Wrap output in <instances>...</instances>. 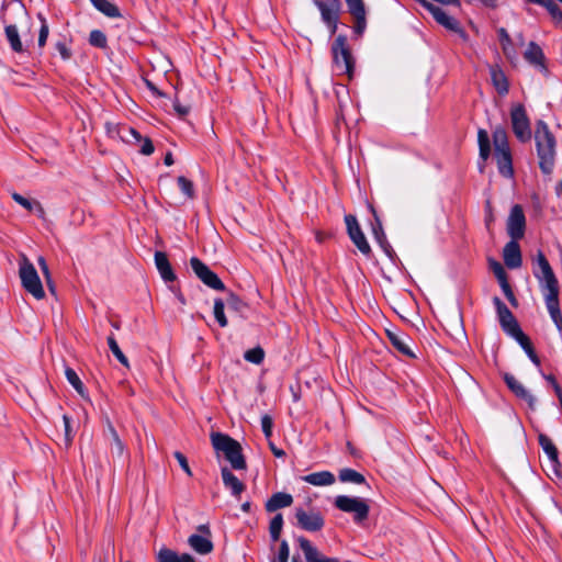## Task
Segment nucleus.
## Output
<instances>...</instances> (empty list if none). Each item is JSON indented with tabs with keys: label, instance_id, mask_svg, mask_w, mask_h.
<instances>
[{
	"label": "nucleus",
	"instance_id": "nucleus-1",
	"mask_svg": "<svg viewBox=\"0 0 562 562\" xmlns=\"http://www.w3.org/2000/svg\"><path fill=\"white\" fill-rule=\"evenodd\" d=\"M535 140L539 158V167L546 175L553 171L555 162V137L548 124L539 120L536 123Z\"/></svg>",
	"mask_w": 562,
	"mask_h": 562
},
{
	"label": "nucleus",
	"instance_id": "nucleus-2",
	"mask_svg": "<svg viewBox=\"0 0 562 562\" xmlns=\"http://www.w3.org/2000/svg\"><path fill=\"white\" fill-rule=\"evenodd\" d=\"M211 442L216 452H222L224 454L232 469L236 471L247 469L246 458L243 454V447L236 439L223 432L212 431Z\"/></svg>",
	"mask_w": 562,
	"mask_h": 562
},
{
	"label": "nucleus",
	"instance_id": "nucleus-3",
	"mask_svg": "<svg viewBox=\"0 0 562 562\" xmlns=\"http://www.w3.org/2000/svg\"><path fill=\"white\" fill-rule=\"evenodd\" d=\"M494 144V159L501 176H514L513 156L506 130L498 125L492 133Z\"/></svg>",
	"mask_w": 562,
	"mask_h": 562
},
{
	"label": "nucleus",
	"instance_id": "nucleus-4",
	"mask_svg": "<svg viewBox=\"0 0 562 562\" xmlns=\"http://www.w3.org/2000/svg\"><path fill=\"white\" fill-rule=\"evenodd\" d=\"M333 63L338 74L347 75L352 78L355 72V58L348 44V38L339 34L333 42L331 47Z\"/></svg>",
	"mask_w": 562,
	"mask_h": 562
},
{
	"label": "nucleus",
	"instance_id": "nucleus-5",
	"mask_svg": "<svg viewBox=\"0 0 562 562\" xmlns=\"http://www.w3.org/2000/svg\"><path fill=\"white\" fill-rule=\"evenodd\" d=\"M19 277L23 289L32 294L36 300L45 297L42 281L34 265L22 254L19 260Z\"/></svg>",
	"mask_w": 562,
	"mask_h": 562
},
{
	"label": "nucleus",
	"instance_id": "nucleus-6",
	"mask_svg": "<svg viewBox=\"0 0 562 562\" xmlns=\"http://www.w3.org/2000/svg\"><path fill=\"white\" fill-rule=\"evenodd\" d=\"M416 1L432 15L434 20L438 24L451 32L457 33L464 42L468 41L469 36L467 32L461 27L460 22L457 19L449 15L443 9L429 2L428 0Z\"/></svg>",
	"mask_w": 562,
	"mask_h": 562
},
{
	"label": "nucleus",
	"instance_id": "nucleus-7",
	"mask_svg": "<svg viewBox=\"0 0 562 562\" xmlns=\"http://www.w3.org/2000/svg\"><path fill=\"white\" fill-rule=\"evenodd\" d=\"M314 5L321 13L323 23L327 26L330 35L337 32L339 16L342 8L340 0H313Z\"/></svg>",
	"mask_w": 562,
	"mask_h": 562
},
{
	"label": "nucleus",
	"instance_id": "nucleus-8",
	"mask_svg": "<svg viewBox=\"0 0 562 562\" xmlns=\"http://www.w3.org/2000/svg\"><path fill=\"white\" fill-rule=\"evenodd\" d=\"M510 122L516 138L521 143L530 142L532 137V131L524 104L518 103L512 108Z\"/></svg>",
	"mask_w": 562,
	"mask_h": 562
},
{
	"label": "nucleus",
	"instance_id": "nucleus-9",
	"mask_svg": "<svg viewBox=\"0 0 562 562\" xmlns=\"http://www.w3.org/2000/svg\"><path fill=\"white\" fill-rule=\"evenodd\" d=\"M334 505L344 513H353V520L360 524L368 519L370 507L366 501L358 497L339 495L335 498Z\"/></svg>",
	"mask_w": 562,
	"mask_h": 562
},
{
	"label": "nucleus",
	"instance_id": "nucleus-10",
	"mask_svg": "<svg viewBox=\"0 0 562 562\" xmlns=\"http://www.w3.org/2000/svg\"><path fill=\"white\" fill-rule=\"evenodd\" d=\"M117 137L126 144L138 146V153L148 156L155 150L154 144L150 138L143 137L138 131L128 125H119L116 127Z\"/></svg>",
	"mask_w": 562,
	"mask_h": 562
},
{
	"label": "nucleus",
	"instance_id": "nucleus-11",
	"mask_svg": "<svg viewBox=\"0 0 562 562\" xmlns=\"http://www.w3.org/2000/svg\"><path fill=\"white\" fill-rule=\"evenodd\" d=\"M190 267L196 278L207 288L221 292L227 291L224 282L220 279V277L198 257H192L190 259Z\"/></svg>",
	"mask_w": 562,
	"mask_h": 562
},
{
	"label": "nucleus",
	"instance_id": "nucleus-12",
	"mask_svg": "<svg viewBox=\"0 0 562 562\" xmlns=\"http://www.w3.org/2000/svg\"><path fill=\"white\" fill-rule=\"evenodd\" d=\"M493 303L497 312L499 325L507 335L514 338L522 331L514 314L498 296L493 299Z\"/></svg>",
	"mask_w": 562,
	"mask_h": 562
},
{
	"label": "nucleus",
	"instance_id": "nucleus-13",
	"mask_svg": "<svg viewBox=\"0 0 562 562\" xmlns=\"http://www.w3.org/2000/svg\"><path fill=\"white\" fill-rule=\"evenodd\" d=\"M296 525L308 532L321 531L325 526V518L318 510L306 512L303 508L295 509Z\"/></svg>",
	"mask_w": 562,
	"mask_h": 562
},
{
	"label": "nucleus",
	"instance_id": "nucleus-14",
	"mask_svg": "<svg viewBox=\"0 0 562 562\" xmlns=\"http://www.w3.org/2000/svg\"><path fill=\"white\" fill-rule=\"evenodd\" d=\"M345 223L347 226V233L349 238L352 240V243L356 245V247L362 255L369 256L371 254V247L363 232L361 231L357 217L352 214H347L345 215Z\"/></svg>",
	"mask_w": 562,
	"mask_h": 562
},
{
	"label": "nucleus",
	"instance_id": "nucleus-15",
	"mask_svg": "<svg viewBox=\"0 0 562 562\" xmlns=\"http://www.w3.org/2000/svg\"><path fill=\"white\" fill-rule=\"evenodd\" d=\"M507 234L512 239H521L526 232V216L520 204H515L507 220Z\"/></svg>",
	"mask_w": 562,
	"mask_h": 562
},
{
	"label": "nucleus",
	"instance_id": "nucleus-16",
	"mask_svg": "<svg viewBox=\"0 0 562 562\" xmlns=\"http://www.w3.org/2000/svg\"><path fill=\"white\" fill-rule=\"evenodd\" d=\"M536 261L540 268V272L535 270L533 274L540 281L543 280L546 282L544 289L547 291L560 290L559 281H558L546 255L541 250H538Z\"/></svg>",
	"mask_w": 562,
	"mask_h": 562
},
{
	"label": "nucleus",
	"instance_id": "nucleus-17",
	"mask_svg": "<svg viewBox=\"0 0 562 562\" xmlns=\"http://www.w3.org/2000/svg\"><path fill=\"white\" fill-rule=\"evenodd\" d=\"M349 14L353 18V34L361 37L367 29V10L363 0H345Z\"/></svg>",
	"mask_w": 562,
	"mask_h": 562
},
{
	"label": "nucleus",
	"instance_id": "nucleus-18",
	"mask_svg": "<svg viewBox=\"0 0 562 562\" xmlns=\"http://www.w3.org/2000/svg\"><path fill=\"white\" fill-rule=\"evenodd\" d=\"M503 380L509 391L518 398L524 400L531 411L536 409V397L510 373L505 372Z\"/></svg>",
	"mask_w": 562,
	"mask_h": 562
},
{
	"label": "nucleus",
	"instance_id": "nucleus-19",
	"mask_svg": "<svg viewBox=\"0 0 562 562\" xmlns=\"http://www.w3.org/2000/svg\"><path fill=\"white\" fill-rule=\"evenodd\" d=\"M372 215L374 217V223L372 224V233L374 236V239L379 244V246L382 248L384 254L392 260L395 261L397 258L396 252L394 251L393 247L389 243L386 235L384 233L382 222L375 211V209L371 205L370 206Z\"/></svg>",
	"mask_w": 562,
	"mask_h": 562
},
{
	"label": "nucleus",
	"instance_id": "nucleus-20",
	"mask_svg": "<svg viewBox=\"0 0 562 562\" xmlns=\"http://www.w3.org/2000/svg\"><path fill=\"white\" fill-rule=\"evenodd\" d=\"M385 334L393 348L396 349L400 353L412 359L416 358V355L413 352L408 345L411 338L407 335L395 329H385Z\"/></svg>",
	"mask_w": 562,
	"mask_h": 562
},
{
	"label": "nucleus",
	"instance_id": "nucleus-21",
	"mask_svg": "<svg viewBox=\"0 0 562 562\" xmlns=\"http://www.w3.org/2000/svg\"><path fill=\"white\" fill-rule=\"evenodd\" d=\"M519 239H510L503 249L504 263L508 269H518L522 265Z\"/></svg>",
	"mask_w": 562,
	"mask_h": 562
},
{
	"label": "nucleus",
	"instance_id": "nucleus-22",
	"mask_svg": "<svg viewBox=\"0 0 562 562\" xmlns=\"http://www.w3.org/2000/svg\"><path fill=\"white\" fill-rule=\"evenodd\" d=\"M559 293L560 290L547 291L544 299L552 322L554 323L558 330L562 331V313L560 308Z\"/></svg>",
	"mask_w": 562,
	"mask_h": 562
},
{
	"label": "nucleus",
	"instance_id": "nucleus-23",
	"mask_svg": "<svg viewBox=\"0 0 562 562\" xmlns=\"http://www.w3.org/2000/svg\"><path fill=\"white\" fill-rule=\"evenodd\" d=\"M297 542L304 553L306 562H340L338 558H328L323 555L318 549L303 536L297 538Z\"/></svg>",
	"mask_w": 562,
	"mask_h": 562
},
{
	"label": "nucleus",
	"instance_id": "nucleus-24",
	"mask_svg": "<svg viewBox=\"0 0 562 562\" xmlns=\"http://www.w3.org/2000/svg\"><path fill=\"white\" fill-rule=\"evenodd\" d=\"M155 265H156V268L164 281L173 282L177 280V276L173 271V268H172L166 252H164V251L155 252Z\"/></svg>",
	"mask_w": 562,
	"mask_h": 562
},
{
	"label": "nucleus",
	"instance_id": "nucleus-25",
	"mask_svg": "<svg viewBox=\"0 0 562 562\" xmlns=\"http://www.w3.org/2000/svg\"><path fill=\"white\" fill-rule=\"evenodd\" d=\"M221 476L224 486L231 490L233 496L239 497L246 490V485L227 467L221 469Z\"/></svg>",
	"mask_w": 562,
	"mask_h": 562
},
{
	"label": "nucleus",
	"instance_id": "nucleus-26",
	"mask_svg": "<svg viewBox=\"0 0 562 562\" xmlns=\"http://www.w3.org/2000/svg\"><path fill=\"white\" fill-rule=\"evenodd\" d=\"M293 504V496L285 492L273 493L265 504L267 513H274L278 509L289 507Z\"/></svg>",
	"mask_w": 562,
	"mask_h": 562
},
{
	"label": "nucleus",
	"instance_id": "nucleus-27",
	"mask_svg": "<svg viewBox=\"0 0 562 562\" xmlns=\"http://www.w3.org/2000/svg\"><path fill=\"white\" fill-rule=\"evenodd\" d=\"M103 436L105 440L110 443L111 450L116 452V454L121 457L124 452L125 446L122 442L113 424L108 417L105 418V428L103 430Z\"/></svg>",
	"mask_w": 562,
	"mask_h": 562
},
{
	"label": "nucleus",
	"instance_id": "nucleus-28",
	"mask_svg": "<svg viewBox=\"0 0 562 562\" xmlns=\"http://www.w3.org/2000/svg\"><path fill=\"white\" fill-rule=\"evenodd\" d=\"M491 80L499 95H505L509 91V83L505 72L497 66L490 67Z\"/></svg>",
	"mask_w": 562,
	"mask_h": 562
},
{
	"label": "nucleus",
	"instance_id": "nucleus-29",
	"mask_svg": "<svg viewBox=\"0 0 562 562\" xmlns=\"http://www.w3.org/2000/svg\"><path fill=\"white\" fill-rule=\"evenodd\" d=\"M188 543L199 554H209L214 550L211 538L193 533L188 538Z\"/></svg>",
	"mask_w": 562,
	"mask_h": 562
},
{
	"label": "nucleus",
	"instance_id": "nucleus-30",
	"mask_svg": "<svg viewBox=\"0 0 562 562\" xmlns=\"http://www.w3.org/2000/svg\"><path fill=\"white\" fill-rule=\"evenodd\" d=\"M157 562H196L189 553L178 554L176 551L161 548L157 553Z\"/></svg>",
	"mask_w": 562,
	"mask_h": 562
},
{
	"label": "nucleus",
	"instance_id": "nucleus-31",
	"mask_svg": "<svg viewBox=\"0 0 562 562\" xmlns=\"http://www.w3.org/2000/svg\"><path fill=\"white\" fill-rule=\"evenodd\" d=\"M524 57L529 64L546 68V57L543 50L537 43L530 42L528 44V48L525 52Z\"/></svg>",
	"mask_w": 562,
	"mask_h": 562
},
{
	"label": "nucleus",
	"instance_id": "nucleus-32",
	"mask_svg": "<svg viewBox=\"0 0 562 562\" xmlns=\"http://www.w3.org/2000/svg\"><path fill=\"white\" fill-rule=\"evenodd\" d=\"M302 480L315 486L330 485L335 482V476L329 471H321L304 475Z\"/></svg>",
	"mask_w": 562,
	"mask_h": 562
},
{
	"label": "nucleus",
	"instance_id": "nucleus-33",
	"mask_svg": "<svg viewBox=\"0 0 562 562\" xmlns=\"http://www.w3.org/2000/svg\"><path fill=\"white\" fill-rule=\"evenodd\" d=\"M91 4L102 14L111 19L122 18V13L116 4L109 0H89Z\"/></svg>",
	"mask_w": 562,
	"mask_h": 562
},
{
	"label": "nucleus",
	"instance_id": "nucleus-34",
	"mask_svg": "<svg viewBox=\"0 0 562 562\" xmlns=\"http://www.w3.org/2000/svg\"><path fill=\"white\" fill-rule=\"evenodd\" d=\"M497 36L501 42L502 50L506 58L509 60H514L516 58L517 53L506 29L499 27L497 30Z\"/></svg>",
	"mask_w": 562,
	"mask_h": 562
},
{
	"label": "nucleus",
	"instance_id": "nucleus-35",
	"mask_svg": "<svg viewBox=\"0 0 562 562\" xmlns=\"http://www.w3.org/2000/svg\"><path fill=\"white\" fill-rule=\"evenodd\" d=\"M5 37L10 44L11 49L14 53H24L25 49L23 47V44L21 42L18 27L14 24L5 25L4 27Z\"/></svg>",
	"mask_w": 562,
	"mask_h": 562
},
{
	"label": "nucleus",
	"instance_id": "nucleus-36",
	"mask_svg": "<svg viewBox=\"0 0 562 562\" xmlns=\"http://www.w3.org/2000/svg\"><path fill=\"white\" fill-rule=\"evenodd\" d=\"M477 143L480 150V160L484 162L491 156V140L488 133L483 128H480L477 132Z\"/></svg>",
	"mask_w": 562,
	"mask_h": 562
},
{
	"label": "nucleus",
	"instance_id": "nucleus-37",
	"mask_svg": "<svg viewBox=\"0 0 562 562\" xmlns=\"http://www.w3.org/2000/svg\"><path fill=\"white\" fill-rule=\"evenodd\" d=\"M338 477L341 482H351L355 484H367V480L360 472L345 468L339 471Z\"/></svg>",
	"mask_w": 562,
	"mask_h": 562
},
{
	"label": "nucleus",
	"instance_id": "nucleus-38",
	"mask_svg": "<svg viewBox=\"0 0 562 562\" xmlns=\"http://www.w3.org/2000/svg\"><path fill=\"white\" fill-rule=\"evenodd\" d=\"M65 375H66L67 381L74 386V389L77 391V393L82 398L88 400L85 385H83L82 381L80 380V378L78 376V374L76 373V371L68 367L65 370Z\"/></svg>",
	"mask_w": 562,
	"mask_h": 562
},
{
	"label": "nucleus",
	"instance_id": "nucleus-39",
	"mask_svg": "<svg viewBox=\"0 0 562 562\" xmlns=\"http://www.w3.org/2000/svg\"><path fill=\"white\" fill-rule=\"evenodd\" d=\"M226 292V304L228 305V307L244 316V312L249 307V305L233 291Z\"/></svg>",
	"mask_w": 562,
	"mask_h": 562
},
{
	"label": "nucleus",
	"instance_id": "nucleus-40",
	"mask_svg": "<svg viewBox=\"0 0 562 562\" xmlns=\"http://www.w3.org/2000/svg\"><path fill=\"white\" fill-rule=\"evenodd\" d=\"M283 528V515L276 514L269 524V533L273 542L279 541Z\"/></svg>",
	"mask_w": 562,
	"mask_h": 562
},
{
	"label": "nucleus",
	"instance_id": "nucleus-41",
	"mask_svg": "<svg viewBox=\"0 0 562 562\" xmlns=\"http://www.w3.org/2000/svg\"><path fill=\"white\" fill-rule=\"evenodd\" d=\"M538 442L540 447L543 449V451L547 453L549 459H555L559 456L558 448L547 435L539 432Z\"/></svg>",
	"mask_w": 562,
	"mask_h": 562
},
{
	"label": "nucleus",
	"instance_id": "nucleus-42",
	"mask_svg": "<svg viewBox=\"0 0 562 562\" xmlns=\"http://www.w3.org/2000/svg\"><path fill=\"white\" fill-rule=\"evenodd\" d=\"M108 345L114 357L117 359V361L124 366L125 368H130V362L126 356L122 352L121 348L119 347V344L113 335H110L106 338Z\"/></svg>",
	"mask_w": 562,
	"mask_h": 562
},
{
	"label": "nucleus",
	"instance_id": "nucleus-43",
	"mask_svg": "<svg viewBox=\"0 0 562 562\" xmlns=\"http://www.w3.org/2000/svg\"><path fill=\"white\" fill-rule=\"evenodd\" d=\"M224 310H225V302L220 297L215 299L213 313H214V317H215L216 322L218 323V325L221 327H226L228 325V321L224 313Z\"/></svg>",
	"mask_w": 562,
	"mask_h": 562
},
{
	"label": "nucleus",
	"instance_id": "nucleus-44",
	"mask_svg": "<svg viewBox=\"0 0 562 562\" xmlns=\"http://www.w3.org/2000/svg\"><path fill=\"white\" fill-rule=\"evenodd\" d=\"M244 358L246 361L250 363L260 364L265 359V350L260 346H257L255 348L247 350L244 353Z\"/></svg>",
	"mask_w": 562,
	"mask_h": 562
},
{
	"label": "nucleus",
	"instance_id": "nucleus-45",
	"mask_svg": "<svg viewBox=\"0 0 562 562\" xmlns=\"http://www.w3.org/2000/svg\"><path fill=\"white\" fill-rule=\"evenodd\" d=\"M89 44L93 47L106 48L108 47L106 35L100 30H93L90 32V35H89Z\"/></svg>",
	"mask_w": 562,
	"mask_h": 562
},
{
	"label": "nucleus",
	"instance_id": "nucleus-46",
	"mask_svg": "<svg viewBox=\"0 0 562 562\" xmlns=\"http://www.w3.org/2000/svg\"><path fill=\"white\" fill-rule=\"evenodd\" d=\"M490 269L493 271L496 277L498 283H503L508 280V274L505 271L504 267L501 262L495 260L494 258L488 259Z\"/></svg>",
	"mask_w": 562,
	"mask_h": 562
},
{
	"label": "nucleus",
	"instance_id": "nucleus-47",
	"mask_svg": "<svg viewBox=\"0 0 562 562\" xmlns=\"http://www.w3.org/2000/svg\"><path fill=\"white\" fill-rule=\"evenodd\" d=\"M539 5L546 8L554 21L562 22V10L553 0H542Z\"/></svg>",
	"mask_w": 562,
	"mask_h": 562
},
{
	"label": "nucleus",
	"instance_id": "nucleus-48",
	"mask_svg": "<svg viewBox=\"0 0 562 562\" xmlns=\"http://www.w3.org/2000/svg\"><path fill=\"white\" fill-rule=\"evenodd\" d=\"M37 18L41 21V29H40V33H38L37 45L42 49L46 45V41H47L48 34H49V27H48L46 19L44 18V15L42 13H38Z\"/></svg>",
	"mask_w": 562,
	"mask_h": 562
},
{
	"label": "nucleus",
	"instance_id": "nucleus-49",
	"mask_svg": "<svg viewBox=\"0 0 562 562\" xmlns=\"http://www.w3.org/2000/svg\"><path fill=\"white\" fill-rule=\"evenodd\" d=\"M178 186L182 193L190 200L194 199L195 191H194V184L191 181L190 178H177Z\"/></svg>",
	"mask_w": 562,
	"mask_h": 562
},
{
	"label": "nucleus",
	"instance_id": "nucleus-50",
	"mask_svg": "<svg viewBox=\"0 0 562 562\" xmlns=\"http://www.w3.org/2000/svg\"><path fill=\"white\" fill-rule=\"evenodd\" d=\"M499 286L502 288V290L504 292V295L506 296V299L509 302V304L513 307H518V300L515 296L514 291H513L508 280L503 282V283H499Z\"/></svg>",
	"mask_w": 562,
	"mask_h": 562
},
{
	"label": "nucleus",
	"instance_id": "nucleus-51",
	"mask_svg": "<svg viewBox=\"0 0 562 562\" xmlns=\"http://www.w3.org/2000/svg\"><path fill=\"white\" fill-rule=\"evenodd\" d=\"M261 428L262 432L267 440H269L272 436V428H273V419L270 415L265 414L261 417Z\"/></svg>",
	"mask_w": 562,
	"mask_h": 562
},
{
	"label": "nucleus",
	"instance_id": "nucleus-52",
	"mask_svg": "<svg viewBox=\"0 0 562 562\" xmlns=\"http://www.w3.org/2000/svg\"><path fill=\"white\" fill-rule=\"evenodd\" d=\"M11 196L18 204L23 206L25 210H27L29 212H33V206L35 204V201L29 200L16 192H13Z\"/></svg>",
	"mask_w": 562,
	"mask_h": 562
},
{
	"label": "nucleus",
	"instance_id": "nucleus-53",
	"mask_svg": "<svg viewBox=\"0 0 562 562\" xmlns=\"http://www.w3.org/2000/svg\"><path fill=\"white\" fill-rule=\"evenodd\" d=\"M173 456H175L176 460L178 461L179 465L181 467V469L187 473L188 476L191 477L193 474H192V471L189 465L187 457L180 451H175Z\"/></svg>",
	"mask_w": 562,
	"mask_h": 562
},
{
	"label": "nucleus",
	"instance_id": "nucleus-54",
	"mask_svg": "<svg viewBox=\"0 0 562 562\" xmlns=\"http://www.w3.org/2000/svg\"><path fill=\"white\" fill-rule=\"evenodd\" d=\"M63 422L65 426V445L68 448L71 446L74 439V436L71 434L70 417L67 415H63Z\"/></svg>",
	"mask_w": 562,
	"mask_h": 562
},
{
	"label": "nucleus",
	"instance_id": "nucleus-55",
	"mask_svg": "<svg viewBox=\"0 0 562 562\" xmlns=\"http://www.w3.org/2000/svg\"><path fill=\"white\" fill-rule=\"evenodd\" d=\"M290 554L289 544L285 540H282L279 546L278 561L288 562Z\"/></svg>",
	"mask_w": 562,
	"mask_h": 562
},
{
	"label": "nucleus",
	"instance_id": "nucleus-56",
	"mask_svg": "<svg viewBox=\"0 0 562 562\" xmlns=\"http://www.w3.org/2000/svg\"><path fill=\"white\" fill-rule=\"evenodd\" d=\"M55 47L64 60H68L71 57V50L65 42H57Z\"/></svg>",
	"mask_w": 562,
	"mask_h": 562
},
{
	"label": "nucleus",
	"instance_id": "nucleus-57",
	"mask_svg": "<svg viewBox=\"0 0 562 562\" xmlns=\"http://www.w3.org/2000/svg\"><path fill=\"white\" fill-rule=\"evenodd\" d=\"M548 468H554V476L559 480H562V464L559 460V456L555 458L549 459V465Z\"/></svg>",
	"mask_w": 562,
	"mask_h": 562
},
{
	"label": "nucleus",
	"instance_id": "nucleus-58",
	"mask_svg": "<svg viewBox=\"0 0 562 562\" xmlns=\"http://www.w3.org/2000/svg\"><path fill=\"white\" fill-rule=\"evenodd\" d=\"M173 109L180 119L186 117L190 112V106L181 104L178 99L173 101Z\"/></svg>",
	"mask_w": 562,
	"mask_h": 562
},
{
	"label": "nucleus",
	"instance_id": "nucleus-59",
	"mask_svg": "<svg viewBox=\"0 0 562 562\" xmlns=\"http://www.w3.org/2000/svg\"><path fill=\"white\" fill-rule=\"evenodd\" d=\"M514 339L520 345L522 349L531 344L530 338L524 331H520L518 335H516Z\"/></svg>",
	"mask_w": 562,
	"mask_h": 562
},
{
	"label": "nucleus",
	"instance_id": "nucleus-60",
	"mask_svg": "<svg viewBox=\"0 0 562 562\" xmlns=\"http://www.w3.org/2000/svg\"><path fill=\"white\" fill-rule=\"evenodd\" d=\"M268 446L274 457H277V458L285 457V451L283 449L278 448L270 439L268 440Z\"/></svg>",
	"mask_w": 562,
	"mask_h": 562
},
{
	"label": "nucleus",
	"instance_id": "nucleus-61",
	"mask_svg": "<svg viewBox=\"0 0 562 562\" xmlns=\"http://www.w3.org/2000/svg\"><path fill=\"white\" fill-rule=\"evenodd\" d=\"M146 87L157 97H166L151 81L146 80Z\"/></svg>",
	"mask_w": 562,
	"mask_h": 562
},
{
	"label": "nucleus",
	"instance_id": "nucleus-62",
	"mask_svg": "<svg viewBox=\"0 0 562 562\" xmlns=\"http://www.w3.org/2000/svg\"><path fill=\"white\" fill-rule=\"evenodd\" d=\"M196 530H198L199 532H201L202 535H204L203 537L211 538V536H212V532H211L210 526H209L207 524L199 525V526L196 527Z\"/></svg>",
	"mask_w": 562,
	"mask_h": 562
},
{
	"label": "nucleus",
	"instance_id": "nucleus-63",
	"mask_svg": "<svg viewBox=\"0 0 562 562\" xmlns=\"http://www.w3.org/2000/svg\"><path fill=\"white\" fill-rule=\"evenodd\" d=\"M330 237H331L330 233H324L322 231H317L315 233V238H316L317 243H319V244L324 243L326 239H328Z\"/></svg>",
	"mask_w": 562,
	"mask_h": 562
},
{
	"label": "nucleus",
	"instance_id": "nucleus-64",
	"mask_svg": "<svg viewBox=\"0 0 562 562\" xmlns=\"http://www.w3.org/2000/svg\"><path fill=\"white\" fill-rule=\"evenodd\" d=\"M33 212H35L37 214V216L41 218H44V216H45V210L38 201H35V204L33 206Z\"/></svg>",
	"mask_w": 562,
	"mask_h": 562
}]
</instances>
